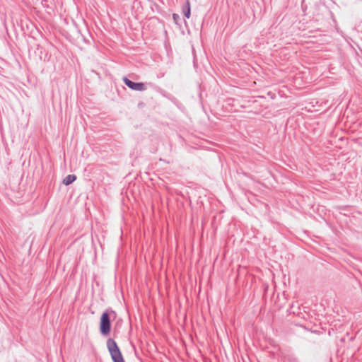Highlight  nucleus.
I'll return each mask as SVG.
<instances>
[{
  "mask_svg": "<svg viewBox=\"0 0 362 362\" xmlns=\"http://www.w3.org/2000/svg\"><path fill=\"white\" fill-rule=\"evenodd\" d=\"M107 347L114 362H125L116 341L110 338L107 340Z\"/></svg>",
  "mask_w": 362,
  "mask_h": 362,
  "instance_id": "1",
  "label": "nucleus"
},
{
  "mask_svg": "<svg viewBox=\"0 0 362 362\" xmlns=\"http://www.w3.org/2000/svg\"><path fill=\"white\" fill-rule=\"evenodd\" d=\"M115 315V312L112 310H106L104 312L100 317V333L104 336H107L110 334L111 329V322H110V315Z\"/></svg>",
  "mask_w": 362,
  "mask_h": 362,
  "instance_id": "2",
  "label": "nucleus"
},
{
  "mask_svg": "<svg viewBox=\"0 0 362 362\" xmlns=\"http://www.w3.org/2000/svg\"><path fill=\"white\" fill-rule=\"evenodd\" d=\"M123 81L127 86L132 90L143 91L146 89L145 84L143 83H135L126 77L123 78Z\"/></svg>",
  "mask_w": 362,
  "mask_h": 362,
  "instance_id": "3",
  "label": "nucleus"
},
{
  "mask_svg": "<svg viewBox=\"0 0 362 362\" xmlns=\"http://www.w3.org/2000/svg\"><path fill=\"white\" fill-rule=\"evenodd\" d=\"M182 12H183L184 16L187 18H190V14H191V12H190V4H189V1L188 0L186 1L185 5H184L183 7H182Z\"/></svg>",
  "mask_w": 362,
  "mask_h": 362,
  "instance_id": "4",
  "label": "nucleus"
},
{
  "mask_svg": "<svg viewBox=\"0 0 362 362\" xmlns=\"http://www.w3.org/2000/svg\"><path fill=\"white\" fill-rule=\"evenodd\" d=\"M76 179V176L75 175H69L63 180V184L65 185H69L74 182Z\"/></svg>",
  "mask_w": 362,
  "mask_h": 362,
  "instance_id": "5",
  "label": "nucleus"
},
{
  "mask_svg": "<svg viewBox=\"0 0 362 362\" xmlns=\"http://www.w3.org/2000/svg\"><path fill=\"white\" fill-rule=\"evenodd\" d=\"M177 18H178V15H177V14H173V18H174L175 20H176Z\"/></svg>",
  "mask_w": 362,
  "mask_h": 362,
  "instance_id": "6",
  "label": "nucleus"
}]
</instances>
